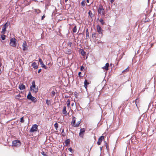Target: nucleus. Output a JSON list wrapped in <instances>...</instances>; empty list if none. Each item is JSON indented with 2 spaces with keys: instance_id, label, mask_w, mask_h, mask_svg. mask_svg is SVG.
Masks as SVG:
<instances>
[{
  "instance_id": "nucleus-7",
  "label": "nucleus",
  "mask_w": 156,
  "mask_h": 156,
  "mask_svg": "<svg viewBox=\"0 0 156 156\" xmlns=\"http://www.w3.org/2000/svg\"><path fill=\"white\" fill-rule=\"evenodd\" d=\"M85 131V128L81 129L80 131V133L79 134V136L83 138V137L84 133Z\"/></svg>"
},
{
  "instance_id": "nucleus-3",
  "label": "nucleus",
  "mask_w": 156,
  "mask_h": 156,
  "mask_svg": "<svg viewBox=\"0 0 156 156\" xmlns=\"http://www.w3.org/2000/svg\"><path fill=\"white\" fill-rule=\"evenodd\" d=\"M16 40L15 38H12L10 40V44L14 47H16Z\"/></svg>"
},
{
  "instance_id": "nucleus-28",
  "label": "nucleus",
  "mask_w": 156,
  "mask_h": 156,
  "mask_svg": "<svg viewBox=\"0 0 156 156\" xmlns=\"http://www.w3.org/2000/svg\"><path fill=\"white\" fill-rule=\"evenodd\" d=\"M129 71L128 67L127 69L123 70L122 71V73H124L125 72H127Z\"/></svg>"
},
{
  "instance_id": "nucleus-27",
  "label": "nucleus",
  "mask_w": 156,
  "mask_h": 156,
  "mask_svg": "<svg viewBox=\"0 0 156 156\" xmlns=\"http://www.w3.org/2000/svg\"><path fill=\"white\" fill-rule=\"evenodd\" d=\"M5 35H2L1 36V38L2 40H4L5 39Z\"/></svg>"
},
{
  "instance_id": "nucleus-12",
  "label": "nucleus",
  "mask_w": 156,
  "mask_h": 156,
  "mask_svg": "<svg viewBox=\"0 0 156 156\" xmlns=\"http://www.w3.org/2000/svg\"><path fill=\"white\" fill-rule=\"evenodd\" d=\"M39 61L41 65V66L42 67L45 69H47V67L43 64V62L42 59L41 58H40L39 60Z\"/></svg>"
},
{
  "instance_id": "nucleus-9",
  "label": "nucleus",
  "mask_w": 156,
  "mask_h": 156,
  "mask_svg": "<svg viewBox=\"0 0 156 156\" xmlns=\"http://www.w3.org/2000/svg\"><path fill=\"white\" fill-rule=\"evenodd\" d=\"M8 25L7 23H5L3 26L2 29V33L3 34H5V31L6 27L8 26Z\"/></svg>"
},
{
  "instance_id": "nucleus-46",
  "label": "nucleus",
  "mask_w": 156,
  "mask_h": 156,
  "mask_svg": "<svg viewBox=\"0 0 156 156\" xmlns=\"http://www.w3.org/2000/svg\"><path fill=\"white\" fill-rule=\"evenodd\" d=\"M68 1V0H65V2L66 3Z\"/></svg>"
},
{
  "instance_id": "nucleus-15",
  "label": "nucleus",
  "mask_w": 156,
  "mask_h": 156,
  "mask_svg": "<svg viewBox=\"0 0 156 156\" xmlns=\"http://www.w3.org/2000/svg\"><path fill=\"white\" fill-rule=\"evenodd\" d=\"M62 113L66 115L67 111L66 110V106H64L63 107L62 110Z\"/></svg>"
},
{
  "instance_id": "nucleus-2",
  "label": "nucleus",
  "mask_w": 156,
  "mask_h": 156,
  "mask_svg": "<svg viewBox=\"0 0 156 156\" xmlns=\"http://www.w3.org/2000/svg\"><path fill=\"white\" fill-rule=\"evenodd\" d=\"M76 118L75 117H73V118L72 121L71 122V124L72 126L75 127H78L79 124L81 123V119H80L76 123Z\"/></svg>"
},
{
  "instance_id": "nucleus-20",
  "label": "nucleus",
  "mask_w": 156,
  "mask_h": 156,
  "mask_svg": "<svg viewBox=\"0 0 156 156\" xmlns=\"http://www.w3.org/2000/svg\"><path fill=\"white\" fill-rule=\"evenodd\" d=\"M85 3L86 2L85 1H83L81 3V5L83 7L85 5Z\"/></svg>"
},
{
  "instance_id": "nucleus-14",
  "label": "nucleus",
  "mask_w": 156,
  "mask_h": 156,
  "mask_svg": "<svg viewBox=\"0 0 156 156\" xmlns=\"http://www.w3.org/2000/svg\"><path fill=\"white\" fill-rule=\"evenodd\" d=\"M109 66V64L108 63H106L105 66L102 67V69H105L106 71L108 70V67Z\"/></svg>"
},
{
  "instance_id": "nucleus-24",
  "label": "nucleus",
  "mask_w": 156,
  "mask_h": 156,
  "mask_svg": "<svg viewBox=\"0 0 156 156\" xmlns=\"http://www.w3.org/2000/svg\"><path fill=\"white\" fill-rule=\"evenodd\" d=\"M54 127L56 129H57L58 128V124L57 122H56L54 124Z\"/></svg>"
},
{
  "instance_id": "nucleus-45",
  "label": "nucleus",
  "mask_w": 156,
  "mask_h": 156,
  "mask_svg": "<svg viewBox=\"0 0 156 156\" xmlns=\"http://www.w3.org/2000/svg\"><path fill=\"white\" fill-rule=\"evenodd\" d=\"M74 103H72V104H71V105H72V106H73V105H74Z\"/></svg>"
},
{
  "instance_id": "nucleus-6",
  "label": "nucleus",
  "mask_w": 156,
  "mask_h": 156,
  "mask_svg": "<svg viewBox=\"0 0 156 156\" xmlns=\"http://www.w3.org/2000/svg\"><path fill=\"white\" fill-rule=\"evenodd\" d=\"M98 12L101 15H103L105 14L104 9L102 6H100L98 8Z\"/></svg>"
},
{
  "instance_id": "nucleus-47",
  "label": "nucleus",
  "mask_w": 156,
  "mask_h": 156,
  "mask_svg": "<svg viewBox=\"0 0 156 156\" xmlns=\"http://www.w3.org/2000/svg\"><path fill=\"white\" fill-rule=\"evenodd\" d=\"M87 2L88 3L89 2V0H87Z\"/></svg>"
},
{
  "instance_id": "nucleus-38",
  "label": "nucleus",
  "mask_w": 156,
  "mask_h": 156,
  "mask_svg": "<svg viewBox=\"0 0 156 156\" xmlns=\"http://www.w3.org/2000/svg\"><path fill=\"white\" fill-rule=\"evenodd\" d=\"M84 69V67L83 66H81L80 67L81 70H82Z\"/></svg>"
},
{
  "instance_id": "nucleus-25",
  "label": "nucleus",
  "mask_w": 156,
  "mask_h": 156,
  "mask_svg": "<svg viewBox=\"0 0 156 156\" xmlns=\"http://www.w3.org/2000/svg\"><path fill=\"white\" fill-rule=\"evenodd\" d=\"M72 44V43L70 41H69L67 43V45H68V46L70 47L71 46Z\"/></svg>"
},
{
  "instance_id": "nucleus-18",
  "label": "nucleus",
  "mask_w": 156,
  "mask_h": 156,
  "mask_svg": "<svg viewBox=\"0 0 156 156\" xmlns=\"http://www.w3.org/2000/svg\"><path fill=\"white\" fill-rule=\"evenodd\" d=\"M73 33H76L77 31V28L76 26H75L73 29Z\"/></svg>"
},
{
  "instance_id": "nucleus-39",
  "label": "nucleus",
  "mask_w": 156,
  "mask_h": 156,
  "mask_svg": "<svg viewBox=\"0 0 156 156\" xmlns=\"http://www.w3.org/2000/svg\"><path fill=\"white\" fill-rule=\"evenodd\" d=\"M45 16L44 15H43V16H42L41 18V20H43Z\"/></svg>"
},
{
  "instance_id": "nucleus-48",
  "label": "nucleus",
  "mask_w": 156,
  "mask_h": 156,
  "mask_svg": "<svg viewBox=\"0 0 156 156\" xmlns=\"http://www.w3.org/2000/svg\"><path fill=\"white\" fill-rule=\"evenodd\" d=\"M68 53H69V54L71 53V51H69V52H68Z\"/></svg>"
},
{
  "instance_id": "nucleus-42",
  "label": "nucleus",
  "mask_w": 156,
  "mask_h": 156,
  "mask_svg": "<svg viewBox=\"0 0 156 156\" xmlns=\"http://www.w3.org/2000/svg\"><path fill=\"white\" fill-rule=\"evenodd\" d=\"M114 1V0H111L110 2L111 3H113Z\"/></svg>"
},
{
  "instance_id": "nucleus-43",
  "label": "nucleus",
  "mask_w": 156,
  "mask_h": 156,
  "mask_svg": "<svg viewBox=\"0 0 156 156\" xmlns=\"http://www.w3.org/2000/svg\"><path fill=\"white\" fill-rule=\"evenodd\" d=\"M86 33H89L88 29H87L86 30Z\"/></svg>"
},
{
  "instance_id": "nucleus-4",
  "label": "nucleus",
  "mask_w": 156,
  "mask_h": 156,
  "mask_svg": "<svg viewBox=\"0 0 156 156\" xmlns=\"http://www.w3.org/2000/svg\"><path fill=\"white\" fill-rule=\"evenodd\" d=\"M38 126L37 124H34L32 126V127L30 129V132L33 133L34 132H36L38 129Z\"/></svg>"
},
{
  "instance_id": "nucleus-23",
  "label": "nucleus",
  "mask_w": 156,
  "mask_h": 156,
  "mask_svg": "<svg viewBox=\"0 0 156 156\" xmlns=\"http://www.w3.org/2000/svg\"><path fill=\"white\" fill-rule=\"evenodd\" d=\"M69 143V139H68L66 140L65 142V143L66 145L68 144Z\"/></svg>"
},
{
  "instance_id": "nucleus-41",
  "label": "nucleus",
  "mask_w": 156,
  "mask_h": 156,
  "mask_svg": "<svg viewBox=\"0 0 156 156\" xmlns=\"http://www.w3.org/2000/svg\"><path fill=\"white\" fill-rule=\"evenodd\" d=\"M84 87H85V88H87V85L86 84H84Z\"/></svg>"
},
{
  "instance_id": "nucleus-30",
  "label": "nucleus",
  "mask_w": 156,
  "mask_h": 156,
  "mask_svg": "<svg viewBox=\"0 0 156 156\" xmlns=\"http://www.w3.org/2000/svg\"><path fill=\"white\" fill-rule=\"evenodd\" d=\"M88 14L91 17H92V15L91 12L90 11H89L88 12Z\"/></svg>"
},
{
  "instance_id": "nucleus-16",
  "label": "nucleus",
  "mask_w": 156,
  "mask_h": 156,
  "mask_svg": "<svg viewBox=\"0 0 156 156\" xmlns=\"http://www.w3.org/2000/svg\"><path fill=\"white\" fill-rule=\"evenodd\" d=\"M27 99L29 100H30L33 97V96H32L31 93L29 92V93L27 95Z\"/></svg>"
},
{
  "instance_id": "nucleus-5",
  "label": "nucleus",
  "mask_w": 156,
  "mask_h": 156,
  "mask_svg": "<svg viewBox=\"0 0 156 156\" xmlns=\"http://www.w3.org/2000/svg\"><path fill=\"white\" fill-rule=\"evenodd\" d=\"M21 145V142L19 140H15L12 142V145L15 147H19Z\"/></svg>"
},
{
  "instance_id": "nucleus-10",
  "label": "nucleus",
  "mask_w": 156,
  "mask_h": 156,
  "mask_svg": "<svg viewBox=\"0 0 156 156\" xmlns=\"http://www.w3.org/2000/svg\"><path fill=\"white\" fill-rule=\"evenodd\" d=\"M104 136H102L99 138L98 141L97 142V144L98 145H99L101 144L102 140L104 139Z\"/></svg>"
},
{
  "instance_id": "nucleus-33",
  "label": "nucleus",
  "mask_w": 156,
  "mask_h": 156,
  "mask_svg": "<svg viewBox=\"0 0 156 156\" xmlns=\"http://www.w3.org/2000/svg\"><path fill=\"white\" fill-rule=\"evenodd\" d=\"M41 154L44 156H46V154L44 151H42L41 152Z\"/></svg>"
},
{
  "instance_id": "nucleus-44",
  "label": "nucleus",
  "mask_w": 156,
  "mask_h": 156,
  "mask_svg": "<svg viewBox=\"0 0 156 156\" xmlns=\"http://www.w3.org/2000/svg\"><path fill=\"white\" fill-rule=\"evenodd\" d=\"M81 72H79L78 73V75H79V76H80V75L81 74Z\"/></svg>"
},
{
  "instance_id": "nucleus-36",
  "label": "nucleus",
  "mask_w": 156,
  "mask_h": 156,
  "mask_svg": "<svg viewBox=\"0 0 156 156\" xmlns=\"http://www.w3.org/2000/svg\"><path fill=\"white\" fill-rule=\"evenodd\" d=\"M139 101V100L138 99H136L135 100L136 104V105H137L136 103L137 102H138Z\"/></svg>"
},
{
  "instance_id": "nucleus-22",
  "label": "nucleus",
  "mask_w": 156,
  "mask_h": 156,
  "mask_svg": "<svg viewBox=\"0 0 156 156\" xmlns=\"http://www.w3.org/2000/svg\"><path fill=\"white\" fill-rule=\"evenodd\" d=\"M46 103L47 105H51V102L50 101L48 100H46Z\"/></svg>"
},
{
  "instance_id": "nucleus-37",
  "label": "nucleus",
  "mask_w": 156,
  "mask_h": 156,
  "mask_svg": "<svg viewBox=\"0 0 156 156\" xmlns=\"http://www.w3.org/2000/svg\"><path fill=\"white\" fill-rule=\"evenodd\" d=\"M86 37H88L89 36V33H86Z\"/></svg>"
},
{
  "instance_id": "nucleus-29",
  "label": "nucleus",
  "mask_w": 156,
  "mask_h": 156,
  "mask_svg": "<svg viewBox=\"0 0 156 156\" xmlns=\"http://www.w3.org/2000/svg\"><path fill=\"white\" fill-rule=\"evenodd\" d=\"M20 122L22 123H23L24 122V120L23 119V117H21L20 119Z\"/></svg>"
},
{
  "instance_id": "nucleus-34",
  "label": "nucleus",
  "mask_w": 156,
  "mask_h": 156,
  "mask_svg": "<svg viewBox=\"0 0 156 156\" xmlns=\"http://www.w3.org/2000/svg\"><path fill=\"white\" fill-rule=\"evenodd\" d=\"M84 83L85 84H86L87 85V84H89V83H87V81L86 80H85V81H84Z\"/></svg>"
},
{
  "instance_id": "nucleus-11",
  "label": "nucleus",
  "mask_w": 156,
  "mask_h": 156,
  "mask_svg": "<svg viewBox=\"0 0 156 156\" xmlns=\"http://www.w3.org/2000/svg\"><path fill=\"white\" fill-rule=\"evenodd\" d=\"M97 31L99 34H102V30L99 25L97 26Z\"/></svg>"
},
{
  "instance_id": "nucleus-1",
  "label": "nucleus",
  "mask_w": 156,
  "mask_h": 156,
  "mask_svg": "<svg viewBox=\"0 0 156 156\" xmlns=\"http://www.w3.org/2000/svg\"><path fill=\"white\" fill-rule=\"evenodd\" d=\"M30 90L31 91L36 93L38 92V88L37 87H36L35 82L34 81H33L32 83V85L30 88Z\"/></svg>"
},
{
  "instance_id": "nucleus-32",
  "label": "nucleus",
  "mask_w": 156,
  "mask_h": 156,
  "mask_svg": "<svg viewBox=\"0 0 156 156\" xmlns=\"http://www.w3.org/2000/svg\"><path fill=\"white\" fill-rule=\"evenodd\" d=\"M55 93L54 91H52L51 92V94L53 96H54L55 94Z\"/></svg>"
},
{
  "instance_id": "nucleus-26",
  "label": "nucleus",
  "mask_w": 156,
  "mask_h": 156,
  "mask_svg": "<svg viewBox=\"0 0 156 156\" xmlns=\"http://www.w3.org/2000/svg\"><path fill=\"white\" fill-rule=\"evenodd\" d=\"M99 21L102 24H104V20L102 19H101L99 20Z\"/></svg>"
},
{
  "instance_id": "nucleus-8",
  "label": "nucleus",
  "mask_w": 156,
  "mask_h": 156,
  "mask_svg": "<svg viewBox=\"0 0 156 156\" xmlns=\"http://www.w3.org/2000/svg\"><path fill=\"white\" fill-rule=\"evenodd\" d=\"M27 45L26 42L24 41L22 45L23 50L24 51L27 50Z\"/></svg>"
},
{
  "instance_id": "nucleus-19",
  "label": "nucleus",
  "mask_w": 156,
  "mask_h": 156,
  "mask_svg": "<svg viewBox=\"0 0 156 156\" xmlns=\"http://www.w3.org/2000/svg\"><path fill=\"white\" fill-rule=\"evenodd\" d=\"M30 100H31L32 101L34 102H36L37 101L36 98L35 97H33Z\"/></svg>"
},
{
  "instance_id": "nucleus-40",
  "label": "nucleus",
  "mask_w": 156,
  "mask_h": 156,
  "mask_svg": "<svg viewBox=\"0 0 156 156\" xmlns=\"http://www.w3.org/2000/svg\"><path fill=\"white\" fill-rule=\"evenodd\" d=\"M41 71V69H39L38 70V73H39Z\"/></svg>"
},
{
  "instance_id": "nucleus-13",
  "label": "nucleus",
  "mask_w": 156,
  "mask_h": 156,
  "mask_svg": "<svg viewBox=\"0 0 156 156\" xmlns=\"http://www.w3.org/2000/svg\"><path fill=\"white\" fill-rule=\"evenodd\" d=\"M19 88L20 90H23L25 88V86L23 84H20L19 85Z\"/></svg>"
},
{
  "instance_id": "nucleus-31",
  "label": "nucleus",
  "mask_w": 156,
  "mask_h": 156,
  "mask_svg": "<svg viewBox=\"0 0 156 156\" xmlns=\"http://www.w3.org/2000/svg\"><path fill=\"white\" fill-rule=\"evenodd\" d=\"M21 97V95L20 94H19L16 96V98L19 99Z\"/></svg>"
},
{
  "instance_id": "nucleus-21",
  "label": "nucleus",
  "mask_w": 156,
  "mask_h": 156,
  "mask_svg": "<svg viewBox=\"0 0 156 156\" xmlns=\"http://www.w3.org/2000/svg\"><path fill=\"white\" fill-rule=\"evenodd\" d=\"M70 105V101L69 99H68L67 101V105L68 107Z\"/></svg>"
},
{
  "instance_id": "nucleus-35",
  "label": "nucleus",
  "mask_w": 156,
  "mask_h": 156,
  "mask_svg": "<svg viewBox=\"0 0 156 156\" xmlns=\"http://www.w3.org/2000/svg\"><path fill=\"white\" fill-rule=\"evenodd\" d=\"M69 150L70 152H71L72 153V151H73V150L72 149V148H69L68 149Z\"/></svg>"
},
{
  "instance_id": "nucleus-17",
  "label": "nucleus",
  "mask_w": 156,
  "mask_h": 156,
  "mask_svg": "<svg viewBox=\"0 0 156 156\" xmlns=\"http://www.w3.org/2000/svg\"><path fill=\"white\" fill-rule=\"evenodd\" d=\"M33 67L35 69H37L38 68V66L35 62H34L32 64Z\"/></svg>"
}]
</instances>
